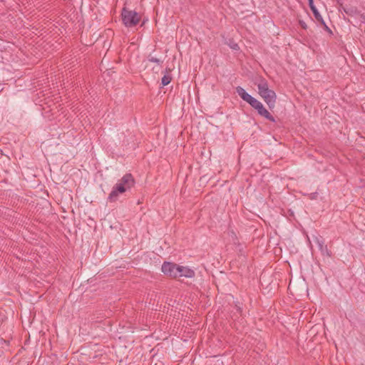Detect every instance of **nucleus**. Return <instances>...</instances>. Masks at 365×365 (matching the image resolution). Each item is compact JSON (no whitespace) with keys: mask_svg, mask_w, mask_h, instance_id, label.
Wrapping results in <instances>:
<instances>
[{"mask_svg":"<svg viewBox=\"0 0 365 365\" xmlns=\"http://www.w3.org/2000/svg\"><path fill=\"white\" fill-rule=\"evenodd\" d=\"M171 77L169 75H164L161 80V83L163 86L168 85L170 83Z\"/></svg>","mask_w":365,"mask_h":365,"instance_id":"obj_12","label":"nucleus"},{"mask_svg":"<svg viewBox=\"0 0 365 365\" xmlns=\"http://www.w3.org/2000/svg\"><path fill=\"white\" fill-rule=\"evenodd\" d=\"M247 103L255 109H256V108H257L261 103L260 101H259L254 97H252Z\"/></svg>","mask_w":365,"mask_h":365,"instance_id":"obj_11","label":"nucleus"},{"mask_svg":"<svg viewBox=\"0 0 365 365\" xmlns=\"http://www.w3.org/2000/svg\"><path fill=\"white\" fill-rule=\"evenodd\" d=\"M229 46L230 47V48H232V50H235V51H238L240 49V47L238 46V44L237 43H235V42H230L229 43Z\"/></svg>","mask_w":365,"mask_h":365,"instance_id":"obj_16","label":"nucleus"},{"mask_svg":"<svg viewBox=\"0 0 365 365\" xmlns=\"http://www.w3.org/2000/svg\"><path fill=\"white\" fill-rule=\"evenodd\" d=\"M134 184V180L131 174H125L113 187L108 195L110 202L116 201L119 194H122L130 189Z\"/></svg>","mask_w":365,"mask_h":365,"instance_id":"obj_1","label":"nucleus"},{"mask_svg":"<svg viewBox=\"0 0 365 365\" xmlns=\"http://www.w3.org/2000/svg\"><path fill=\"white\" fill-rule=\"evenodd\" d=\"M237 93L241 97V98L246 101L247 103L250 101V99L252 97L243 88L240 86H237L236 88Z\"/></svg>","mask_w":365,"mask_h":365,"instance_id":"obj_10","label":"nucleus"},{"mask_svg":"<svg viewBox=\"0 0 365 365\" xmlns=\"http://www.w3.org/2000/svg\"><path fill=\"white\" fill-rule=\"evenodd\" d=\"M255 110H257V113H259V115L263 116L266 119L269 120L272 122H274L275 121L274 117L264 107V106H263V104L262 103H260V105L257 108H256Z\"/></svg>","mask_w":365,"mask_h":365,"instance_id":"obj_8","label":"nucleus"},{"mask_svg":"<svg viewBox=\"0 0 365 365\" xmlns=\"http://www.w3.org/2000/svg\"><path fill=\"white\" fill-rule=\"evenodd\" d=\"M148 59L149 61L153 62V63H156L158 65H160L163 62L160 59L153 57V56H149Z\"/></svg>","mask_w":365,"mask_h":365,"instance_id":"obj_15","label":"nucleus"},{"mask_svg":"<svg viewBox=\"0 0 365 365\" xmlns=\"http://www.w3.org/2000/svg\"><path fill=\"white\" fill-rule=\"evenodd\" d=\"M314 242L317 244V245L318 246V248L319 250L322 248L324 246V241L320 238V237H315L314 238Z\"/></svg>","mask_w":365,"mask_h":365,"instance_id":"obj_13","label":"nucleus"},{"mask_svg":"<svg viewBox=\"0 0 365 365\" xmlns=\"http://www.w3.org/2000/svg\"><path fill=\"white\" fill-rule=\"evenodd\" d=\"M177 269L176 277H185L191 278L195 275L194 271L187 267L178 265Z\"/></svg>","mask_w":365,"mask_h":365,"instance_id":"obj_5","label":"nucleus"},{"mask_svg":"<svg viewBox=\"0 0 365 365\" xmlns=\"http://www.w3.org/2000/svg\"><path fill=\"white\" fill-rule=\"evenodd\" d=\"M255 110H257V113H259V115L263 116L266 119L269 120L272 122H274L275 121L274 117L264 107V106H263V104L262 103H260V105L257 108H256Z\"/></svg>","mask_w":365,"mask_h":365,"instance_id":"obj_6","label":"nucleus"},{"mask_svg":"<svg viewBox=\"0 0 365 365\" xmlns=\"http://www.w3.org/2000/svg\"><path fill=\"white\" fill-rule=\"evenodd\" d=\"M308 1H309V6L312 11L313 12L315 19L318 21L322 23V24L325 25V22H324L322 15L319 14V11L317 10V9L316 8V6L314 4V1L308 0Z\"/></svg>","mask_w":365,"mask_h":365,"instance_id":"obj_9","label":"nucleus"},{"mask_svg":"<svg viewBox=\"0 0 365 365\" xmlns=\"http://www.w3.org/2000/svg\"><path fill=\"white\" fill-rule=\"evenodd\" d=\"M177 268L178 264L169 262H165L162 265L161 270L166 275L176 277Z\"/></svg>","mask_w":365,"mask_h":365,"instance_id":"obj_4","label":"nucleus"},{"mask_svg":"<svg viewBox=\"0 0 365 365\" xmlns=\"http://www.w3.org/2000/svg\"><path fill=\"white\" fill-rule=\"evenodd\" d=\"M311 195H312V197H314V195H316V193H312Z\"/></svg>","mask_w":365,"mask_h":365,"instance_id":"obj_18","label":"nucleus"},{"mask_svg":"<svg viewBox=\"0 0 365 365\" xmlns=\"http://www.w3.org/2000/svg\"><path fill=\"white\" fill-rule=\"evenodd\" d=\"M121 16L123 22L126 27L135 26L140 21V16L135 11L123 9Z\"/></svg>","mask_w":365,"mask_h":365,"instance_id":"obj_3","label":"nucleus"},{"mask_svg":"<svg viewBox=\"0 0 365 365\" xmlns=\"http://www.w3.org/2000/svg\"><path fill=\"white\" fill-rule=\"evenodd\" d=\"M258 92L264 99L269 108L275 106L277 95L275 92L269 88L268 83L264 79H261L257 84Z\"/></svg>","mask_w":365,"mask_h":365,"instance_id":"obj_2","label":"nucleus"},{"mask_svg":"<svg viewBox=\"0 0 365 365\" xmlns=\"http://www.w3.org/2000/svg\"><path fill=\"white\" fill-rule=\"evenodd\" d=\"M299 24L304 29L307 28V25L304 21H299Z\"/></svg>","mask_w":365,"mask_h":365,"instance_id":"obj_17","label":"nucleus"},{"mask_svg":"<svg viewBox=\"0 0 365 365\" xmlns=\"http://www.w3.org/2000/svg\"><path fill=\"white\" fill-rule=\"evenodd\" d=\"M255 110H257V113H259V115L263 116L266 119L269 120L272 122H274L275 121L274 117L264 107V106H263V104L262 103H260V105L257 108H256Z\"/></svg>","mask_w":365,"mask_h":365,"instance_id":"obj_7","label":"nucleus"},{"mask_svg":"<svg viewBox=\"0 0 365 365\" xmlns=\"http://www.w3.org/2000/svg\"><path fill=\"white\" fill-rule=\"evenodd\" d=\"M319 250L323 256H327V257L331 256V253L329 251L327 245H324L322 248L319 249Z\"/></svg>","mask_w":365,"mask_h":365,"instance_id":"obj_14","label":"nucleus"}]
</instances>
